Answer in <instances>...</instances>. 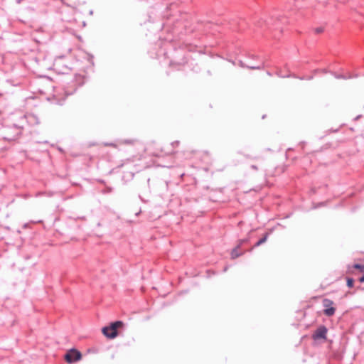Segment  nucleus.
<instances>
[{
  "instance_id": "1",
  "label": "nucleus",
  "mask_w": 364,
  "mask_h": 364,
  "mask_svg": "<svg viewBox=\"0 0 364 364\" xmlns=\"http://www.w3.org/2000/svg\"><path fill=\"white\" fill-rule=\"evenodd\" d=\"M123 326V322L120 321L112 323L110 326L102 328V333L109 338H114L117 336V328Z\"/></svg>"
},
{
  "instance_id": "2",
  "label": "nucleus",
  "mask_w": 364,
  "mask_h": 364,
  "mask_svg": "<svg viewBox=\"0 0 364 364\" xmlns=\"http://www.w3.org/2000/svg\"><path fill=\"white\" fill-rule=\"evenodd\" d=\"M82 358L81 353L76 349H71L65 355V360L68 363L80 360Z\"/></svg>"
},
{
  "instance_id": "3",
  "label": "nucleus",
  "mask_w": 364,
  "mask_h": 364,
  "mask_svg": "<svg viewBox=\"0 0 364 364\" xmlns=\"http://www.w3.org/2000/svg\"><path fill=\"white\" fill-rule=\"evenodd\" d=\"M323 306L325 308L323 313L327 316H332L336 312V308L333 307V301L328 299H324L322 301Z\"/></svg>"
},
{
  "instance_id": "4",
  "label": "nucleus",
  "mask_w": 364,
  "mask_h": 364,
  "mask_svg": "<svg viewBox=\"0 0 364 364\" xmlns=\"http://www.w3.org/2000/svg\"><path fill=\"white\" fill-rule=\"evenodd\" d=\"M327 333V328L325 326L319 327L314 334V338L316 339L318 338H326V336Z\"/></svg>"
},
{
  "instance_id": "5",
  "label": "nucleus",
  "mask_w": 364,
  "mask_h": 364,
  "mask_svg": "<svg viewBox=\"0 0 364 364\" xmlns=\"http://www.w3.org/2000/svg\"><path fill=\"white\" fill-rule=\"evenodd\" d=\"M267 237H268V234H265L264 235V237L262 238H261L256 244H255V247H257V246H259L260 245L263 244L264 242H265L267 240Z\"/></svg>"
},
{
  "instance_id": "6",
  "label": "nucleus",
  "mask_w": 364,
  "mask_h": 364,
  "mask_svg": "<svg viewBox=\"0 0 364 364\" xmlns=\"http://www.w3.org/2000/svg\"><path fill=\"white\" fill-rule=\"evenodd\" d=\"M353 284H354V280L352 278H348L347 279V286L349 287V288H351L353 287Z\"/></svg>"
},
{
  "instance_id": "7",
  "label": "nucleus",
  "mask_w": 364,
  "mask_h": 364,
  "mask_svg": "<svg viewBox=\"0 0 364 364\" xmlns=\"http://www.w3.org/2000/svg\"><path fill=\"white\" fill-rule=\"evenodd\" d=\"M355 269H359L360 272H364V264H356L353 266Z\"/></svg>"
},
{
  "instance_id": "8",
  "label": "nucleus",
  "mask_w": 364,
  "mask_h": 364,
  "mask_svg": "<svg viewBox=\"0 0 364 364\" xmlns=\"http://www.w3.org/2000/svg\"><path fill=\"white\" fill-rule=\"evenodd\" d=\"M239 256V254H237L236 249L233 250L232 252V257L235 258Z\"/></svg>"
},
{
  "instance_id": "9",
  "label": "nucleus",
  "mask_w": 364,
  "mask_h": 364,
  "mask_svg": "<svg viewBox=\"0 0 364 364\" xmlns=\"http://www.w3.org/2000/svg\"><path fill=\"white\" fill-rule=\"evenodd\" d=\"M123 143L128 144H132L134 143V141L131 140V139L130 140H125V141H124Z\"/></svg>"
},
{
  "instance_id": "10",
  "label": "nucleus",
  "mask_w": 364,
  "mask_h": 364,
  "mask_svg": "<svg viewBox=\"0 0 364 364\" xmlns=\"http://www.w3.org/2000/svg\"><path fill=\"white\" fill-rule=\"evenodd\" d=\"M105 145L106 146H112L114 148H117V146L115 144H106Z\"/></svg>"
},
{
  "instance_id": "11",
  "label": "nucleus",
  "mask_w": 364,
  "mask_h": 364,
  "mask_svg": "<svg viewBox=\"0 0 364 364\" xmlns=\"http://www.w3.org/2000/svg\"><path fill=\"white\" fill-rule=\"evenodd\" d=\"M359 280L361 283L364 282V275L362 277H360Z\"/></svg>"
},
{
  "instance_id": "12",
  "label": "nucleus",
  "mask_w": 364,
  "mask_h": 364,
  "mask_svg": "<svg viewBox=\"0 0 364 364\" xmlns=\"http://www.w3.org/2000/svg\"><path fill=\"white\" fill-rule=\"evenodd\" d=\"M59 60H60V58H58V59H56V60H55V63H54V65H57L58 61Z\"/></svg>"
}]
</instances>
